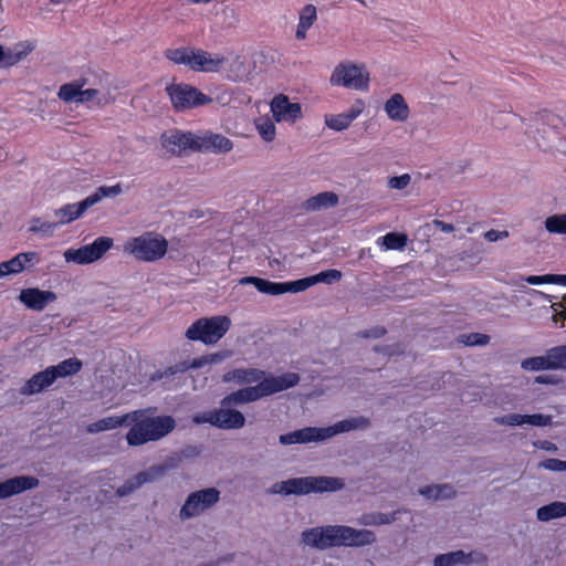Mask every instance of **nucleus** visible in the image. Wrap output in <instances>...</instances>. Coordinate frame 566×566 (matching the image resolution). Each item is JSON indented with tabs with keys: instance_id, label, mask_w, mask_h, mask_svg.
Wrapping results in <instances>:
<instances>
[{
	"instance_id": "obj_1",
	"label": "nucleus",
	"mask_w": 566,
	"mask_h": 566,
	"mask_svg": "<svg viewBox=\"0 0 566 566\" xmlns=\"http://www.w3.org/2000/svg\"><path fill=\"white\" fill-rule=\"evenodd\" d=\"M156 408L139 409L128 412V422L134 426L126 433V441L130 447H138L148 442L161 440L171 433L176 426V419L172 416H149Z\"/></svg>"
},
{
	"instance_id": "obj_2",
	"label": "nucleus",
	"mask_w": 566,
	"mask_h": 566,
	"mask_svg": "<svg viewBox=\"0 0 566 566\" xmlns=\"http://www.w3.org/2000/svg\"><path fill=\"white\" fill-rule=\"evenodd\" d=\"M57 96L65 103L86 104L94 103L98 107L109 105L115 101L109 87L103 78L91 81L81 77L60 86Z\"/></svg>"
},
{
	"instance_id": "obj_3",
	"label": "nucleus",
	"mask_w": 566,
	"mask_h": 566,
	"mask_svg": "<svg viewBox=\"0 0 566 566\" xmlns=\"http://www.w3.org/2000/svg\"><path fill=\"white\" fill-rule=\"evenodd\" d=\"M300 376L296 373H285L280 376L270 375L256 386L245 387L226 396L221 400L222 407H231L256 401L263 397L290 389L296 386Z\"/></svg>"
},
{
	"instance_id": "obj_4",
	"label": "nucleus",
	"mask_w": 566,
	"mask_h": 566,
	"mask_svg": "<svg viewBox=\"0 0 566 566\" xmlns=\"http://www.w3.org/2000/svg\"><path fill=\"white\" fill-rule=\"evenodd\" d=\"M345 486L343 479L335 476H304L291 478L271 485L270 494L307 495L311 493H325L339 491Z\"/></svg>"
},
{
	"instance_id": "obj_5",
	"label": "nucleus",
	"mask_w": 566,
	"mask_h": 566,
	"mask_svg": "<svg viewBox=\"0 0 566 566\" xmlns=\"http://www.w3.org/2000/svg\"><path fill=\"white\" fill-rule=\"evenodd\" d=\"M168 241L157 232H144L138 237L127 239L123 252L140 262H155L165 256Z\"/></svg>"
},
{
	"instance_id": "obj_6",
	"label": "nucleus",
	"mask_w": 566,
	"mask_h": 566,
	"mask_svg": "<svg viewBox=\"0 0 566 566\" xmlns=\"http://www.w3.org/2000/svg\"><path fill=\"white\" fill-rule=\"evenodd\" d=\"M231 321L228 316L202 317L192 323L185 336L189 340H200L206 345L217 344L229 331Z\"/></svg>"
},
{
	"instance_id": "obj_7",
	"label": "nucleus",
	"mask_w": 566,
	"mask_h": 566,
	"mask_svg": "<svg viewBox=\"0 0 566 566\" xmlns=\"http://www.w3.org/2000/svg\"><path fill=\"white\" fill-rule=\"evenodd\" d=\"M120 192L122 188L119 185L99 187L94 193L90 195L84 200L76 203H67L56 209L54 211V216L57 218L56 223H59V227L71 223L72 221L81 218L87 209L98 203L103 198L117 196Z\"/></svg>"
},
{
	"instance_id": "obj_8",
	"label": "nucleus",
	"mask_w": 566,
	"mask_h": 566,
	"mask_svg": "<svg viewBox=\"0 0 566 566\" xmlns=\"http://www.w3.org/2000/svg\"><path fill=\"white\" fill-rule=\"evenodd\" d=\"M329 82L334 86L365 91L369 84V72L364 64L340 62L334 67Z\"/></svg>"
},
{
	"instance_id": "obj_9",
	"label": "nucleus",
	"mask_w": 566,
	"mask_h": 566,
	"mask_svg": "<svg viewBox=\"0 0 566 566\" xmlns=\"http://www.w3.org/2000/svg\"><path fill=\"white\" fill-rule=\"evenodd\" d=\"M114 245V240L109 237H98L92 243L77 249H67L63 256L66 262L80 265L91 264L101 260L107 251Z\"/></svg>"
},
{
	"instance_id": "obj_10",
	"label": "nucleus",
	"mask_w": 566,
	"mask_h": 566,
	"mask_svg": "<svg viewBox=\"0 0 566 566\" xmlns=\"http://www.w3.org/2000/svg\"><path fill=\"white\" fill-rule=\"evenodd\" d=\"M220 500V491L207 488L190 493L179 511V518L184 522L197 517L211 509Z\"/></svg>"
},
{
	"instance_id": "obj_11",
	"label": "nucleus",
	"mask_w": 566,
	"mask_h": 566,
	"mask_svg": "<svg viewBox=\"0 0 566 566\" xmlns=\"http://www.w3.org/2000/svg\"><path fill=\"white\" fill-rule=\"evenodd\" d=\"M166 92L174 108L177 111L190 109L212 102L211 97L205 95L198 88L185 83L171 84L167 86Z\"/></svg>"
},
{
	"instance_id": "obj_12",
	"label": "nucleus",
	"mask_w": 566,
	"mask_h": 566,
	"mask_svg": "<svg viewBox=\"0 0 566 566\" xmlns=\"http://www.w3.org/2000/svg\"><path fill=\"white\" fill-rule=\"evenodd\" d=\"M301 542L305 546L318 551L339 547L338 525L315 526L301 533Z\"/></svg>"
},
{
	"instance_id": "obj_13",
	"label": "nucleus",
	"mask_w": 566,
	"mask_h": 566,
	"mask_svg": "<svg viewBox=\"0 0 566 566\" xmlns=\"http://www.w3.org/2000/svg\"><path fill=\"white\" fill-rule=\"evenodd\" d=\"M339 547H364L376 543L375 533L367 528H354L352 526L338 525Z\"/></svg>"
},
{
	"instance_id": "obj_14",
	"label": "nucleus",
	"mask_w": 566,
	"mask_h": 566,
	"mask_svg": "<svg viewBox=\"0 0 566 566\" xmlns=\"http://www.w3.org/2000/svg\"><path fill=\"white\" fill-rule=\"evenodd\" d=\"M271 113L275 122L295 123L302 117V107L298 103H291L289 97L279 94L273 97L270 104Z\"/></svg>"
},
{
	"instance_id": "obj_15",
	"label": "nucleus",
	"mask_w": 566,
	"mask_h": 566,
	"mask_svg": "<svg viewBox=\"0 0 566 566\" xmlns=\"http://www.w3.org/2000/svg\"><path fill=\"white\" fill-rule=\"evenodd\" d=\"M233 149L231 139L222 134L205 132L197 135L196 150L213 154H227Z\"/></svg>"
},
{
	"instance_id": "obj_16",
	"label": "nucleus",
	"mask_w": 566,
	"mask_h": 566,
	"mask_svg": "<svg viewBox=\"0 0 566 566\" xmlns=\"http://www.w3.org/2000/svg\"><path fill=\"white\" fill-rule=\"evenodd\" d=\"M161 145L171 154H179L185 149L196 150L197 135L180 130L166 132L161 135Z\"/></svg>"
},
{
	"instance_id": "obj_17",
	"label": "nucleus",
	"mask_w": 566,
	"mask_h": 566,
	"mask_svg": "<svg viewBox=\"0 0 566 566\" xmlns=\"http://www.w3.org/2000/svg\"><path fill=\"white\" fill-rule=\"evenodd\" d=\"M40 485L38 478L32 475H15L0 482V500H6L19 495L25 491L35 489Z\"/></svg>"
},
{
	"instance_id": "obj_18",
	"label": "nucleus",
	"mask_w": 566,
	"mask_h": 566,
	"mask_svg": "<svg viewBox=\"0 0 566 566\" xmlns=\"http://www.w3.org/2000/svg\"><path fill=\"white\" fill-rule=\"evenodd\" d=\"M227 62L228 59L219 53H210L201 49H195L191 70L196 72L216 73L219 72Z\"/></svg>"
},
{
	"instance_id": "obj_19",
	"label": "nucleus",
	"mask_w": 566,
	"mask_h": 566,
	"mask_svg": "<svg viewBox=\"0 0 566 566\" xmlns=\"http://www.w3.org/2000/svg\"><path fill=\"white\" fill-rule=\"evenodd\" d=\"M57 296L52 291H43L38 287L23 289L19 301L32 311H43L49 303L56 301Z\"/></svg>"
},
{
	"instance_id": "obj_20",
	"label": "nucleus",
	"mask_w": 566,
	"mask_h": 566,
	"mask_svg": "<svg viewBox=\"0 0 566 566\" xmlns=\"http://www.w3.org/2000/svg\"><path fill=\"white\" fill-rule=\"evenodd\" d=\"M364 109L365 103L361 99H357L346 113L326 115L325 125L333 130L342 132L348 128Z\"/></svg>"
},
{
	"instance_id": "obj_21",
	"label": "nucleus",
	"mask_w": 566,
	"mask_h": 566,
	"mask_svg": "<svg viewBox=\"0 0 566 566\" xmlns=\"http://www.w3.org/2000/svg\"><path fill=\"white\" fill-rule=\"evenodd\" d=\"M370 420L364 416L352 417L348 419L340 420L333 426L322 428L324 440L331 439L337 434L355 431L365 430L369 428Z\"/></svg>"
},
{
	"instance_id": "obj_22",
	"label": "nucleus",
	"mask_w": 566,
	"mask_h": 566,
	"mask_svg": "<svg viewBox=\"0 0 566 566\" xmlns=\"http://www.w3.org/2000/svg\"><path fill=\"white\" fill-rule=\"evenodd\" d=\"M464 553L463 551H455L446 554L437 555L433 559V566H455V565H469L471 563H483L486 560V556L482 553Z\"/></svg>"
},
{
	"instance_id": "obj_23",
	"label": "nucleus",
	"mask_w": 566,
	"mask_h": 566,
	"mask_svg": "<svg viewBox=\"0 0 566 566\" xmlns=\"http://www.w3.org/2000/svg\"><path fill=\"white\" fill-rule=\"evenodd\" d=\"M322 428L306 427L285 434H281L279 440L281 444L290 446L296 443H310L324 441Z\"/></svg>"
},
{
	"instance_id": "obj_24",
	"label": "nucleus",
	"mask_w": 566,
	"mask_h": 566,
	"mask_svg": "<svg viewBox=\"0 0 566 566\" xmlns=\"http://www.w3.org/2000/svg\"><path fill=\"white\" fill-rule=\"evenodd\" d=\"M245 417L243 413L229 407L216 409L214 427L223 430H237L243 428Z\"/></svg>"
},
{
	"instance_id": "obj_25",
	"label": "nucleus",
	"mask_w": 566,
	"mask_h": 566,
	"mask_svg": "<svg viewBox=\"0 0 566 566\" xmlns=\"http://www.w3.org/2000/svg\"><path fill=\"white\" fill-rule=\"evenodd\" d=\"M54 374L51 373L50 368H45L42 371L34 374L28 379L20 388L19 392L22 396H32L42 392L48 389L54 382Z\"/></svg>"
},
{
	"instance_id": "obj_26",
	"label": "nucleus",
	"mask_w": 566,
	"mask_h": 566,
	"mask_svg": "<svg viewBox=\"0 0 566 566\" xmlns=\"http://www.w3.org/2000/svg\"><path fill=\"white\" fill-rule=\"evenodd\" d=\"M384 111L388 118L396 123H405L410 115L409 106L405 97L399 93L391 95L385 102Z\"/></svg>"
},
{
	"instance_id": "obj_27",
	"label": "nucleus",
	"mask_w": 566,
	"mask_h": 566,
	"mask_svg": "<svg viewBox=\"0 0 566 566\" xmlns=\"http://www.w3.org/2000/svg\"><path fill=\"white\" fill-rule=\"evenodd\" d=\"M339 197L333 191L319 192L302 202L301 209L305 212H317L334 208L338 205Z\"/></svg>"
},
{
	"instance_id": "obj_28",
	"label": "nucleus",
	"mask_w": 566,
	"mask_h": 566,
	"mask_svg": "<svg viewBox=\"0 0 566 566\" xmlns=\"http://www.w3.org/2000/svg\"><path fill=\"white\" fill-rule=\"evenodd\" d=\"M208 365L207 356H201L193 358L192 360H185L176 364L175 366L168 367L165 371H156L151 376V380H161L164 378H168L178 373H185L188 369H199Z\"/></svg>"
},
{
	"instance_id": "obj_29",
	"label": "nucleus",
	"mask_w": 566,
	"mask_h": 566,
	"mask_svg": "<svg viewBox=\"0 0 566 566\" xmlns=\"http://www.w3.org/2000/svg\"><path fill=\"white\" fill-rule=\"evenodd\" d=\"M240 285H253L260 293L268 295L283 294L282 282H271L258 276H243L239 280Z\"/></svg>"
},
{
	"instance_id": "obj_30",
	"label": "nucleus",
	"mask_w": 566,
	"mask_h": 566,
	"mask_svg": "<svg viewBox=\"0 0 566 566\" xmlns=\"http://www.w3.org/2000/svg\"><path fill=\"white\" fill-rule=\"evenodd\" d=\"M418 492L427 500L432 501L450 500L457 495L454 486L448 483L426 485L420 488Z\"/></svg>"
},
{
	"instance_id": "obj_31",
	"label": "nucleus",
	"mask_w": 566,
	"mask_h": 566,
	"mask_svg": "<svg viewBox=\"0 0 566 566\" xmlns=\"http://www.w3.org/2000/svg\"><path fill=\"white\" fill-rule=\"evenodd\" d=\"M264 378H266L265 371H263L261 369H256V368H251V369L238 368V369L227 373L223 376L224 381L235 380L239 384H252V382L259 384Z\"/></svg>"
},
{
	"instance_id": "obj_32",
	"label": "nucleus",
	"mask_w": 566,
	"mask_h": 566,
	"mask_svg": "<svg viewBox=\"0 0 566 566\" xmlns=\"http://www.w3.org/2000/svg\"><path fill=\"white\" fill-rule=\"evenodd\" d=\"M39 260V253L35 251H30L19 253L11 260L4 261V263L8 266V271L10 274H18L21 273L23 270L28 269L29 266L33 265L34 263H38Z\"/></svg>"
},
{
	"instance_id": "obj_33",
	"label": "nucleus",
	"mask_w": 566,
	"mask_h": 566,
	"mask_svg": "<svg viewBox=\"0 0 566 566\" xmlns=\"http://www.w3.org/2000/svg\"><path fill=\"white\" fill-rule=\"evenodd\" d=\"M317 19L316 8L313 4L305 6L298 15V24L295 32L297 40H304L306 38V31L314 24Z\"/></svg>"
},
{
	"instance_id": "obj_34",
	"label": "nucleus",
	"mask_w": 566,
	"mask_h": 566,
	"mask_svg": "<svg viewBox=\"0 0 566 566\" xmlns=\"http://www.w3.org/2000/svg\"><path fill=\"white\" fill-rule=\"evenodd\" d=\"M566 516V502L554 501L549 504L543 505L536 511V518L539 522H549L555 518Z\"/></svg>"
},
{
	"instance_id": "obj_35",
	"label": "nucleus",
	"mask_w": 566,
	"mask_h": 566,
	"mask_svg": "<svg viewBox=\"0 0 566 566\" xmlns=\"http://www.w3.org/2000/svg\"><path fill=\"white\" fill-rule=\"evenodd\" d=\"M128 413L123 416H112L103 418L96 422L88 424L87 432L97 433L106 430H112L128 422Z\"/></svg>"
},
{
	"instance_id": "obj_36",
	"label": "nucleus",
	"mask_w": 566,
	"mask_h": 566,
	"mask_svg": "<svg viewBox=\"0 0 566 566\" xmlns=\"http://www.w3.org/2000/svg\"><path fill=\"white\" fill-rule=\"evenodd\" d=\"M54 374V380L77 374L82 369V361L77 358H69L55 366H49Z\"/></svg>"
},
{
	"instance_id": "obj_37",
	"label": "nucleus",
	"mask_w": 566,
	"mask_h": 566,
	"mask_svg": "<svg viewBox=\"0 0 566 566\" xmlns=\"http://www.w3.org/2000/svg\"><path fill=\"white\" fill-rule=\"evenodd\" d=\"M193 52H195L193 48H175V49H167L164 52V55L170 62H172L175 64L186 65L191 70Z\"/></svg>"
},
{
	"instance_id": "obj_38",
	"label": "nucleus",
	"mask_w": 566,
	"mask_h": 566,
	"mask_svg": "<svg viewBox=\"0 0 566 566\" xmlns=\"http://www.w3.org/2000/svg\"><path fill=\"white\" fill-rule=\"evenodd\" d=\"M534 126H538L539 124L548 125L555 129H558L560 125L566 126V108L564 109V115L559 116L548 111H542L536 114L533 118Z\"/></svg>"
},
{
	"instance_id": "obj_39",
	"label": "nucleus",
	"mask_w": 566,
	"mask_h": 566,
	"mask_svg": "<svg viewBox=\"0 0 566 566\" xmlns=\"http://www.w3.org/2000/svg\"><path fill=\"white\" fill-rule=\"evenodd\" d=\"M254 124L259 135L264 142L271 143L275 139L276 128L273 120L270 117H259L255 119Z\"/></svg>"
},
{
	"instance_id": "obj_40",
	"label": "nucleus",
	"mask_w": 566,
	"mask_h": 566,
	"mask_svg": "<svg viewBox=\"0 0 566 566\" xmlns=\"http://www.w3.org/2000/svg\"><path fill=\"white\" fill-rule=\"evenodd\" d=\"M521 367L530 371L552 370L547 353L543 356L530 357L522 360Z\"/></svg>"
},
{
	"instance_id": "obj_41",
	"label": "nucleus",
	"mask_w": 566,
	"mask_h": 566,
	"mask_svg": "<svg viewBox=\"0 0 566 566\" xmlns=\"http://www.w3.org/2000/svg\"><path fill=\"white\" fill-rule=\"evenodd\" d=\"M546 352L552 370L566 369V345L556 346Z\"/></svg>"
},
{
	"instance_id": "obj_42",
	"label": "nucleus",
	"mask_w": 566,
	"mask_h": 566,
	"mask_svg": "<svg viewBox=\"0 0 566 566\" xmlns=\"http://www.w3.org/2000/svg\"><path fill=\"white\" fill-rule=\"evenodd\" d=\"M407 240V235L397 232H389L380 239L381 245L386 250H402Z\"/></svg>"
},
{
	"instance_id": "obj_43",
	"label": "nucleus",
	"mask_w": 566,
	"mask_h": 566,
	"mask_svg": "<svg viewBox=\"0 0 566 566\" xmlns=\"http://www.w3.org/2000/svg\"><path fill=\"white\" fill-rule=\"evenodd\" d=\"M30 223V231L33 233H39L43 237H51L59 227L56 221H44L41 218H32Z\"/></svg>"
},
{
	"instance_id": "obj_44",
	"label": "nucleus",
	"mask_w": 566,
	"mask_h": 566,
	"mask_svg": "<svg viewBox=\"0 0 566 566\" xmlns=\"http://www.w3.org/2000/svg\"><path fill=\"white\" fill-rule=\"evenodd\" d=\"M545 228L549 233L566 234V214H554L546 218Z\"/></svg>"
},
{
	"instance_id": "obj_45",
	"label": "nucleus",
	"mask_w": 566,
	"mask_h": 566,
	"mask_svg": "<svg viewBox=\"0 0 566 566\" xmlns=\"http://www.w3.org/2000/svg\"><path fill=\"white\" fill-rule=\"evenodd\" d=\"M315 284V280L312 276L300 279L292 282H282L283 294L284 293H298L307 290Z\"/></svg>"
},
{
	"instance_id": "obj_46",
	"label": "nucleus",
	"mask_w": 566,
	"mask_h": 566,
	"mask_svg": "<svg viewBox=\"0 0 566 566\" xmlns=\"http://www.w3.org/2000/svg\"><path fill=\"white\" fill-rule=\"evenodd\" d=\"M164 468L161 467H151L148 470L142 471L135 475L137 481V485L139 488L145 483L154 482L159 479L164 474Z\"/></svg>"
},
{
	"instance_id": "obj_47",
	"label": "nucleus",
	"mask_w": 566,
	"mask_h": 566,
	"mask_svg": "<svg viewBox=\"0 0 566 566\" xmlns=\"http://www.w3.org/2000/svg\"><path fill=\"white\" fill-rule=\"evenodd\" d=\"M493 421L501 426H509V427L522 426V424H525V415L509 413V415L495 417L493 419Z\"/></svg>"
},
{
	"instance_id": "obj_48",
	"label": "nucleus",
	"mask_w": 566,
	"mask_h": 566,
	"mask_svg": "<svg viewBox=\"0 0 566 566\" xmlns=\"http://www.w3.org/2000/svg\"><path fill=\"white\" fill-rule=\"evenodd\" d=\"M25 56V53L18 52L12 53L11 51H6L2 45H0V65L11 66L20 62Z\"/></svg>"
},
{
	"instance_id": "obj_49",
	"label": "nucleus",
	"mask_w": 566,
	"mask_h": 566,
	"mask_svg": "<svg viewBox=\"0 0 566 566\" xmlns=\"http://www.w3.org/2000/svg\"><path fill=\"white\" fill-rule=\"evenodd\" d=\"M343 274L338 270H326L322 271L316 275H313L312 277L315 280V284L319 282H324L327 284H332L334 282H338L342 279Z\"/></svg>"
},
{
	"instance_id": "obj_50",
	"label": "nucleus",
	"mask_w": 566,
	"mask_h": 566,
	"mask_svg": "<svg viewBox=\"0 0 566 566\" xmlns=\"http://www.w3.org/2000/svg\"><path fill=\"white\" fill-rule=\"evenodd\" d=\"M358 523L364 526H380L384 525V513L370 512L363 514Z\"/></svg>"
},
{
	"instance_id": "obj_51",
	"label": "nucleus",
	"mask_w": 566,
	"mask_h": 566,
	"mask_svg": "<svg viewBox=\"0 0 566 566\" xmlns=\"http://www.w3.org/2000/svg\"><path fill=\"white\" fill-rule=\"evenodd\" d=\"M411 182V176L409 174H403L400 176H394L388 179V187L395 190H403Z\"/></svg>"
},
{
	"instance_id": "obj_52",
	"label": "nucleus",
	"mask_w": 566,
	"mask_h": 566,
	"mask_svg": "<svg viewBox=\"0 0 566 566\" xmlns=\"http://www.w3.org/2000/svg\"><path fill=\"white\" fill-rule=\"evenodd\" d=\"M525 424L547 427L552 424V416L541 413L525 415Z\"/></svg>"
},
{
	"instance_id": "obj_53",
	"label": "nucleus",
	"mask_w": 566,
	"mask_h": 566,
	"mask_svg": "<svg viewBox=\"0 0 566 566\" xmlns=\"http://www.w3.org/2000/svg\"><path fill=\"white\" fill-rule=\"evenodd\" d=\"M541 467L554 471V472H564L566 471V460H559V459H546L541 463Z\"/></svg>"
},
{
	"instance_id": "obj_54",
	"label": "nucleus",
	"mask_w": 566,
	"mask_h": 566,
	"mask_svg": "<svg viewBox=\"0 0 566 566\" xmlns=\"http://www.w3.org/2000/svg\"><path fill=\"white\" fill-rule=\"evenodd\" d=\"M137 489H139V485H137V481L134 476L132 479H128L122 486H119L116 490V495L119 497H123V496H126V495L133 493Z\"/></svg>"
},
{
	"instance_id": "obj_55",
	"label": "nucleus",
	"mask_w": 566,
	"mask_h": 566,
	"mask_svg": "<svg viewBox=\"0 0 566 566\" xmlns=\"http://www.w3.org/2000/svg\"><path fill=\"white\" fill-rule=\"evenodd\" d=\"M214 418H216V409L195 415L192 418V421L196 424L209 423L214 427Z\"/></svg>"
},
{
	"instance_id": "obj_56",
	"label": "nucleus",
	"mask_w": 566,
	"mask_h": 566,
	"mask_svg": "<svg viewBox=\"0 0 566 566\" xmlns=\"http://www.w3.org/2000/svg\"><path fill=\"white\" fill-rule=\"evenodd\" d=\"M467 345H486L490 342V337L485 334L473 333L465 336V340H463Z\"/></svg>"
},
{
	"instance_id": "obj_57",
	"label": "nucleus",
	"mask_w": 566,
	"mask_h": 566,
	"mask_svg": "<svg viewBox=\"0 0 566 566\" xmlns=\"http://www.w3.org/2000/svg\"><path fill=\"white\" fill-rule=\"evenodd\" d=\"M522 280L532 285L538 284H553L552 274L545 275H528L526 277H522Z\"/></svg>"
},
{
	"instance_id": "obj_58",
	"label": "nucleus",
	"mask_w": 566,
	"mask_h": 566,
	"mask_svg": "<svg viewBox=\"0 0 566 566\" xmlns=\"http://www.w3.org/2000/svg\"><path fill=\"white\" fill-rule=\"evenodd\" d=\"M507 237H509L507 231H497V230H490V231L485 232V234H484V238L489 242H495V241L502 240Z\"/></svg>"
},
{
	"instance_id": "obj_59",
	"label": "nucleus",
	"mask_w": 566,
	"mask_h": 566,
	"mask_svg": "<svg viewBox=\"0 0 566 566\" xmlns=\"http://www.w3.org/2000/svg\"><path fill=\"white\" fill-rule=\"evenodd\" d=\"M230 352H220V353H213L206 355L208 364H218L224 360L226 358L230 357Z\"/></svg>"
},
{
	"instance_id": "obj_60",
	"label": "nucleus",
	"mask_w": 566,
	"mask_h": 566,
	"mask_svg": "<svg viewBox=\"0 0 566 566\" xmlns=\"http://www.w3.org/2000/svg\"><path fill=\"white\" fill-rule=\"evenodd\" d=\"M552 310L555 315H559L563 318H566V298L564 297V302L552 303Z\"/></svg>"
},
{
	"instance_id": "obj_61",
	"label": "nucleus",
	"mask_w": 566,
	"mask_h": 566,
	"mask_svg": "<svg viewBox=\"0 0 566 566\" xmlns=\"http://www.w3.org/2000/svg\"><path fill=\"white\" fill-rule=\"evenodd\" d=\"M386 333V329L381 326H377V327H374L369 331H366L364 332L363 336L364 337H374V338H378V337H381L384 336Z\"/></svg>"
},
{
	"instance_id": "obj_62",
	"label": "nucleus",
	"mask_w": 566,
	"mask_h": 566,
	"mask_svg": "<svg viewBox=\"0 0 566 566\" xmlns=\"http://www.w3.org/2000/svg\"><path fill=\"white\" fill-rule=\"evenodd\" d=\"M408 511L406 509H399L397 511H394L389 514L384 513V525L391 524L397 521V515L399 513H407Z\"/></svg>"
},
{
	"instance_id": "obj_63",
	"label": "nucleus",
	"mask_w": 566,
	"mask_h": 566,
	"mask_svg": "<svg viewBox=\"0 0 566 566\" xmlns=\"http://www.w3.org/2000/svg\"><path fill=\"white\" fill-rule=\"evenodd\" d=\"M433 224L439 228L442 232H452L454 230L453 224L443 222L441 220H434Z\"/></svg>"
},
{
	"instance_id": "obj_64",
	"label": "nucleus",
	"mask_w": 566,
	"mask_h": 566,
	"mask_svg": "<svg viewBox=\"0 0 566 566\" xmlns=\"http://www.w3.org/2000/svg\"><path fill=\"white\" fill-rule=\"evenodd\" d=\"M553 284L566 286V274H552Z\"/></svg>"
}]
</instances>
